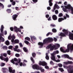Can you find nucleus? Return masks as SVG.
<instances>
[{"label":"nucleus","instance_id":"obj_1","mask_svg":"<svg viewBox=\"0 0 73 73\" xmlns=\"http://www.w3.org/2000/svg\"><path fill=\"white\" fill-rule=\"evenodd\" d=\"M53 41V39L52 38H48L44 39L43 40V43L42 42H39L38 43V45L40 46V47L42 48L44 46V44L49 43L52 42Z\"/></svg>","mask_w":73,"mask_h":73},{"label":"nucleus","instance_id":"obj_2","mask_svg":"<svg viewBox=\"0 0 73 73\" xmlns=\"http://www.w3.org/2000/svg\"><path fill=\"white\" fill-rule=\"evenodd\" d=\"M60 47V45L59 44H56V46L55 45L52 46L51 44H50L47 47L48 48H50L51 51L53 50L54 49L55 50H57Z\"/></svg>","mask_w":73,"mask_h":73},{"label":"nucleus","instance_id":"obj_3","mask_svg":"<svg viewBox=\"0 0 73 73\" xmlns=\"http://www.w3.org/2000/svg\"><path fill=\"white\" fill-rule=\"evenodd\" d=\"M62 32H64V33H61L59 34V35L60 36V38H62V37H66V35H68V34L69 31L68 30L65 29H64L62 31Z\"/></svg>","mask_w":73,"mask_h":73},{"label":"nucleus","instance_id":"obj_4","mask_svg":"<svg viewBox=\"0 0 73 73\" xmlns=\"http://www.w3.org/2000/svg\"><path fill=\"white\" fill-rule=\"evenodd\" d=\"M39 65L40 66H45V68H46V69H49V68L48 66H47V63L45 62H42L41 61H40L39 62Z\"/></svg>","mask_w":73,"mask_h":73},{"label":"nucleus","instance_id":"obj_5","mask_svg":"<svg viewBox=\"0 0 73 73\" xmlns=\"http://www.w3.org/2000/svg\"><path fill=\"white\" fill-rule=\"evenodd\" d=\"M67 49H66L65 51V53L66 52H69L70 51H73V44L70 46V44H69L67 46Z\"/></svg>","mask_w":73,"mask_h":73},{"label":"nucleus","instance_id":"obj_6","mask_svg":"<svg viewBox=\"0 0 73 73\" xmlns=\"http://www.w3.org/2000/svg\"><path fill=\"white\" fill-rule=\"evenodd\" d=\"M8 39L9 40H11H11V42H14V39H15V35H13L12 36L10 35L8 37Z\"/></svg>","mask_w":73,"mask_h":73},{"label":"nucleus","instance_id":"obj_7","mask_svg":"<svg viewBox=\"0 0 73 73\" xmlns=\"http://www.w3.org/2000/svg\"><path fill=\"white\" fill-rule=\"evenodd\" d=\"M37 70H40L41 72H43L45 71L44 69H43L42 67H40V66H39L38 65H37Z\"/></svg>","mask_w":73,"mask_h":73},{"label":"nucleus","instance_id":"obj_8","mask_svg":"<svg viewBox=\"0 0 73 73\" xmlns=\"http://www.w3.org/2000/svg\"><path fill=\"white\" fill-rule=\"evenodd\" d=\"M0 58L1 60H3L4 61H5L7 62L8 61V57H7L6 58H4L3 57V55L1 54V56H0Z\"/></svg>","mask_w":73,"mask_h":73},{"label":"nucleus","instance_id":"obj_9","mask_svg":"<svg viewBox=\"0 0 73 73\" xmlns=\"http://www.w3.org/2000/svg\"><path fill=\"white\" fill-rule=\"evenodd\" d=\"M69 38L70 39V40H73V34L72 33H70V32H69Z\"/></svg>","mask_w":73,"mask_h":73},{"label":"nucleus","instance_id":"obj_10","mask_svg":"<svg viewBox=\"0 0 73 73\" xmlns=\"http://www.w3.org/2000/svg\"><path fill=\"white\" fill-rule=\"evenodd\" d=\"M14 29L16 32H17L18 31L19 32H21V30L20 29H18L17 27H14Z\"/></svg>","mask_w":73,"mask_h":73},{"label":"nucleus","instance_id":"obj_11","mask_svg":"<svg viewBox=\"0 0 73 73\" xmlns=\"http://www.w3.org/2000/svg\"><path fill=\"white\" fill-rule=\"evenodd\" d=\"M51 59L56 62V58L54 54H52L51 55Z\"/></svg>","mask_w":73,"mask_h":73},{"label":"nucleus","instance_id":"obj_12","mask_svg":"<svg viewBox=\"0 0 73 73\" xmlns=\"http://www.w3.org/2000/svg\"><path fill=\"white\" fill-rule=\"evenodd\" d=\"M9 70L10 73H14L15 72V70H12V68L10 67L9 68Z\"/></svg>","mask_w":73,"mask_h":73},{"label":"nucleus","instance_id":"obj_13","mask_svg":"<svg viewBox=\"0 0 73 73\" xmlns=\"http://www.w3.org/2000/svg\"><path fill=\"white\" fill-rule=\"evenodd\" d=\"M56 8L58 9H59L60 8V7L58 6V5L57 4H55L54 7V10L56 9Z\"/></svg>","mask_w":73,"mask_h":73},{"label":"nucleus","instance_id":"obj_14","mask_svg":"<svg viewBox=\"0 0 73 73\" xmlns=\"http://www.w3.org/2000/svg\"><path fill=\"white\" fill-rule=\"evenodd\" d=\"M52 18L54 20H56L57 19V17L56 15H53L52 16Z\"/></svg>","mask_w":73,"mask_h":73},{"label":"nucleus","instance_id":"obj_15","mask_svg":"<svg viewBox=\"0 0 73 73\" xmlns=\"http://www.w3.org/2000/svg\"><path fill=\"white\" fill-rule=\"evenodd\" d=\"M64 56L65 58H67L68 59H70V60H72V58H71V57H70L68 55H67V54L64 55Z\"/></svg>","mask_w":73,"mask_h":73},{"label":"nucleus","instance_id":"obj_16","mask_svg":"<svg viewBox=\"0 0 73 73\" xmlns=\"http://www.w3.org/2000/svg\"><path fill=\"white\" fill-rule=\"evenodd\" d=\"M64 63L65 64H72L73 63L72 61H68L67 62H64Z\"/></svg>","mask_w":73,"mask_h":73},{"label":"nucleus","instance_id":"obj_17","mask_svg":"<svg viewBox=\"0 0 73 73\" xmlns=\"http://www.w3.org/2000/svg\"><path fill=\"white\" fill-rule=\"evenodd\" d=\"M64 19L63 17H60L58 19V21L59 22H61L63 20H64Z\"/></svg>","mask_w":73,"mask_h":73},{"label":"nucleus","instance_id":"obj_18","mask_svg":"<svg viewBox=\"0 0 73 73\" xmlns=\"http://www.w3.org/2000/svg\"><path fill=\"white\" fill-rule=\"evenodd\" d=\"M17 15H14L13 16V19L14 20H16V18L17 17Z\"/></svg>","mask_w":73,"mask_h":73},{"label":"nucleus","instance_id":"obj_19","mask_svg":"<svg viewBox=\"0 0 73 73\" xmlns=\"http://www.w3.org/2000/svg\"><path fill=\"white\" fill-rule=\"evenodd\" d=\"M67 9H70L71 11V5L70 4H68L67 5Z\"/></svg>","mask_w":73,"mask_h":73},{"label":"nucleus","instance_id":"obj_20","mask_svg":"<svg viewBox=\"0 0 73 73\" xmlns=\"http://www.w3.org/2000/svg\"><path fill=\"white\" fill-rule=\"evenodd\" d=\"M32 68L33 69H37V64H35L33 65Z\"/></svg>","mask_w":73,"mask_h":73},{"label":"nucleus","instance_id":"obj_21","mask_svg":"<svg viewBox=\"0 0 73 73\" xmlns=\"http://www.w3.org/2000/svg\"><path fill=\"white\" fill-rule=\"evenodd\" d=\"M45 58L47 60H49V57L48 56V53H46V56H45Z\"/></svg>","mask_w":73,"mask_h":73},{"label":"nucleus","instance_id":"obj_22","mask_svg":"<svg viewBox=\"0 0 73 73\" xmlns=\"http://www.w3.org/2000/svg\"><path fill=\"white\" fill-rule=\"evenodd\" d=\"M64 7L65 8H62L63 10V11H64V12H66L67 11V6H64Z\"/></svg>","mask_w":73,"mask_h":73},{"label":"nucleus","instance_id":"obj_23","mask_svg":"<svg viewBox=\"0 0 73 73\" xmlns=\"http://www.w3.org/2000/svg\"><path fill=\"white\" fill-rule=\"evenodd\" d=\"M0 40L1 42H4L5 41V39L2 36H0Z\"/></svg>","mask_w":73,"mask_h":73},{"label":"nucleus","instance_id":"obj_24","mask_svg":"<svg viewBox=\"0 0 73 73\" xmlns=\"http://www.w3.org/2000/svg\"><path fill=\"white\" fill-rule=\"evenodd\" d=\"M31 40L32 41H33V40H32V39H33V38L34 40H36V38L34 36H31Z\"/></svg>","mask_w":73,"mask_h":73},{"label":"nucleus","instance_id":"obj_25","mask_svg":"<svg viewBox=\"0 0 73 73\" xmlns=\"http://www.w3.org/2000/svg\"><path fill=\"white\" fill-rule=\"evenodd\" d=\"M15 48H14V51L16 52V51L17 50V49L19 48V46H18V45H16L15 46Z\"/></svg>","mask_w":73,"mask_h":73},{"label":"nucleus","instance_id":"obj_26","mask_svg":"<svg viewBox=\"0 0 73 73\" xmlns=\"http://www.w3.org/2000/svg\"><path fill=\"white\" fill-rule=\"evenodd\" d=\"M4 26H3V25H2L1 26V28L0 29L2 33L3 32V29H4Z\"/></svg>","mask_w":73,"mask_h":73},{"label":"nucleus","instance_id":"obj_27","mask_svg":"<svg viewBox=\"0 0 73 73\" xmlns=\"http://www.w3.org/2000/svg\"><path fill=\"white\" fill-rule=\"evenodd\" d=\"M24 51L25 52H27L28 50H27V48H26V47H23V48Z\"/></svg>","mask_w":73,"mask_h":73},{"label":"nucleus","instance_id":"obj_28","mask_svg":"<svg viewBox=\"0 0 73 73\" xmlns=\"http://www.w3.org/2000/svg\"><path fill=\"white\" fill-rule=\"evenodd\" d=\"M60 50L61 51L65 53V51H64V50L63 48L62 47H61L60 48Z\"/></svg>","mask_w":73,"mask_h":73},{"label":"nucleus","instance_id":"obj_29","mask_svg":"<svg viewBox=\"0 0 73 73\" xmlns=\"http://www.w3.org/2000/svg\"><path fill=\"white\" fill-rule=\"evenodd\" d=\"M5 43L6 45H8L9 44V42L8 40H7L6 41Z\"/></svg>","mask_w":73,"mask_h":73},{"label":"nucleus","instance_id":"obj_30","mask_svg":"<svg viewBox=\"0 0 73 73\" xmlns=\"http://www.w3.org/2000/svg\"><path fill=\"white\" fill-rule=\"evenodd\" d=\"M59 70L61 72H63L64 71V69H63V68H59Z\"/></svg>","mask_w":73,"mask_h":73},{"label":"nucleus","instance_id":"obj_31","mask_svg":"<svg viewBox=\"0 0 73 73\" xmlns=\"http://www.w3.org/2000/svg\"><path fill=\"white\" fill-rule=\"evenodd\" d=\"M63 14H62V13H60L58 15V17H62L63 16Z\"/></svg>","mask_w":73,"mask_h":73},{"label":"nucleus","instance_id":"obj_32","mask_svg":"<svg viewBox=\"0 0 73 73\" xmlns=\"http://www.w3.org/2000/svg\"><path fill=\"white\" fill-rule=\"evenodd\" d=\"M10 61L13 64H15V62H14V60H13V59H12V60H10Z\"/></svg>","mask_w":73,"mask_h":73},{"label":"nucleus","instance_id":"obj_33","mask_svg":"<svg viewBox=\"0 0 73 73\" xmlns=\"http://www.w3.org/2000/svg\"><path fill=\"white\" fill-rule=\"evenodd\" d=\"M52 31L53 32H57V30L56 29H55V28H53L52 29Z\"/></svg>","mask_w":73,"mask_h":73},{"label":"nucleus","instance_id":"obj_34","mask_svg":"<svg viewBox=\"0 0 73 73\" xmlns=\"http://www.w3.org/2000/svg\"><path fill=\"white\" fill-rule=\"evenodd\" d=\"M7 11L8 13H11V9H8L7 10Z\"/></svg>","mask_w":73,"mask_h":73},{"label":"nucleus","instance_id":"obj_35","mask_svg":"<svg viewBox=\"0 0 73 73\" xmlns=\"http://www.w3.org/2000/svg\"><path fill=\"white\" fill-rule=\"evenodd\" d=\"M25 40H29V41L30 40H31V38H30L28 37H26L25 38Z\"/></svg>","mask_w":73,"mask_h":73},{"label":"nucleus","instance_id":"obj_36","mask_svg":"<svg viewBox=\"0 0 73 73\" xmlns=\"http://www.w3.org/2000/svg\"><path fill=\"white\" fill-rule=\"evenodd\" d=\"M15 43H19V40H15Z\"/></svg>","mask_w":73,"mask_h":73},{"label":"nucleus","instance_id":"obj_37","mask_svg":"<svg viewBox=\"0 0 73 73\" xmlns=\"http://www.w3.org/2000/svg\"><path fill=\"white\" fill-rule=\"evenodd\" d=\"M71 11L72 13L73 14V7H72L71 6Z\"/></svg>","mask_w":73,"mask_h":73},{"label":"nucleus","instance_id":"obj_38","mask_svg":"<svg viewBox=\"0 0 73 73\" xmlns=\"http://www.w3.org/2000/svg\"><path fill=\"white\" fill-rule=\"evenodd\" d=\"M58 66L59 67H62V64H58Z\"/></svg>","mask_w":73,"mask_h":73},{"label":"nucleus","instance_id":"obj_39","mask_svg":"<svg viewBox=\"0 0 73 73\" xmlns=\"http://www.w3.org/2000/svg\"><path fill=\"white\" fill-rule=\"evenodd\" d=\"M7 54H9V55H10L11 54V51L10 50H8L7 51Z\"/></svg>","mask_w":73,"mask_h":73},{"label":"nucleus","instance_id":"obj_40","mask_svg":"<svg viewBox=\"0 0 73 73\" xmlns=\"http://www.w3.org/2000/svg\"><path fill=\"white\" fill-rule=\"evenodd\" d=\"M5 65V63H2L1 64V66H4Z\"/></svg>","mask_w":73,"mask_h":73},{"label":"nucleus","instance_id":"obj_41","mask_svg":"<svg viewBox=\"0 0 73 73\" xmlns=\"http://www.w3.org/2000/svg\"><path fill=\"white\" fill-rule=\"evenodd\" d=\"M50 26L52 27H56V25H55V24H50Z\"/></svg>","mask_w":73,"mask_h":73},{"label":"nucleus","instance_id":"obj_42","mask_svg":"<svg viewBox=\"0 0 73 73\" xmlns=\"http://www.w3.org/2000/svg\"><path fill=\"white\" fill-rule=\"evenodd\" d=\"M31 61H32L33 62V63H34V62H35L34 60H33V58L32 57H31Z\"/></svg>","mask_w":73,"mask_h":73},{"label":"nucleus","instance_id":"obj_43","mask_svg":"<svg viewBox=\"0 0 73 73\" xmlns=\"http://www.w3.org/2000/svg\"><path fill=\"white\" fill-rule=\"evenodd\" d=\"M55 14H58V10H55Z\"/></svg>","mask_w":73,"mask_h":73},{"label":"nucleus","instance_id":"obj_44","mask_svg":"<svg viewBox=\"0 0 73 73\" xmlns=\"http://www.w3.org/2000/svg\"><path fill=\"white\" fill-rule=\"evenodd\" d=\"M0 6L2 7V8H4V5H3V4H1V3H0Z\"/></svg>","mask_w":73,"mask_h":73},{"label":"nucleus","instance_id":"obj_45","mask_svg":"<svg viewBox=\"0 0 73 73\" xmlns=\"http://www.w3.org/2000/svg\"><path fill=\"white\" fill-rule=\"evenodd\" d=\"M32 55L33 57H35L36 56V54L35 53H33Z\"/></svg>","mask_w":73,"mask_h":73},{"label":"nucleus","instance_id":"obj_46","mask_svg":"<svg viewBox=\"0 0 73 73\" xmlns=\"http://www.w3.org/2000/svg\"><path fill=\"white\" fill-rule=\"evenodd\" d=\"M25 43L26 44H29V42L27 40H25L24 41Z\"/></svg>","mask_w":73,"mask_h":73},{"label":"nucleus","instance_id":"obj_47","mask_svg":"<svg viewBox=\"0 0 73 73\" xmlns=\"http://www.w3.org/2000/svg\"><path fill=\"white\" fill-rule=\"evenodd\" d=\"M50 64H52V65H54V63L52 61H50Z\"/></svg>","mask_w":73,"mask_h":73},{"label":"nucleus","instance_id":"obj_48","mask_svg":"<svg viewBox=\"0 0 73 73\" xmlns=\"http://www.w3.org/2000/svg\"><path fill=\"white\" fill-rule=\"evenodd\" d=\"M15 55V56L17 57H19V56H20V55H19V54H16Z\"/></svg>","mask_w":73,"mask_h":73},{"label":"nucleus","instance_id":"obj_49","mask_svg":"<svg viewBox=\"0 0 73 73\" xmlns=\"http://www.w3.org/2000/svg\"><path fill=\"white\" fill-rule=\"evenodd\" d=\"M13 46H9L8 47V48L10 49H12V48Z\"/></svg>","mask_w":73,"mask_h":73},{"label":"nucleus","instance_id":"obj_50","mask_svg":"<svg viewBox=\"0 0 73 73\" xmlns=\"http://www.w3.org/2000/svg\"><path fill=\"white\" fill-rule=\"evenodd\" d=\"M15 4H16V2H15V1H13L12 3V5H15Z\"/></svg>","mask_w":73,"mask_h":73},{"label":"nucleus","instance_id":"obj_51","mask_svg":"<svg viewBox=\"0 0 73 73\" xmlns=\"http://www.w3.org/2000/svg\"><path fill=\"white\" fill-rule=\"evenodd\" d=\"M7 54L6 53H4L3 54V56L4 57H7Z\"/></svg>","mask_w":73,"mask_h":73},{"label":"nucleus","instance_id":"obj_52","mask_svg":"<svg viewBox=\"0 0 73 73\" xmlns=\"http://www.w3.org/2000/svg\"><path fill=\"white\" fill-rule=\"evenodd\" d=\"M54 39L55 42H57V39L56 38H54Z\"/></svg>","mask_w":73,"mask_h":73},{"label":"nucleus","instance_id":"obj_53","mask_svg":"<svg viewBox=\"0 0 73 73\" xmlns=\"http://www.w3.org/2000/svg\"><path fill=\"white\" fill-rule=\"evenodd\" d=\"M49 5L51 7L52 6V5H53V3H52V2H51L49 4Z\"/></svg>","mask_w":73,"mask_h":73},{"label":"nucleus","instance_id":"obj_54","mask_svg":"<svg viewBox=\"0 0 73 73\" xmlns=\"http://www.w3.org/2000/svg\"><path fill=\"white\" fill-rule=\"evenodd\" d=\"M66 18L68 17V18H69V15H68L67 13H66Z\"/></svg>","mask_w":73,"mask_h":73},{"label":"nucleus","instance_id":"obj_55","mask_svg":"<svg viewBox=\"0 0 73 73\" xmlns=\"http://www.w3.org/2000/svg\"><path fill=\"white\" fill-rule=\"evenodd\" d=\"M19 44L21 47H23V44H22V43H19Z\"/></svg>","mask_w":73,"mask_h":73},{"label":"nucleus","instance_id":"obj_56","mask_svg":"<svg viewBox=\"0 0 73 73\" xmlns=\"http://www.w3.org/2000/svg\"><path fill=\"white\" fill-rule=\"evenodd\" d=\"M69 73H73V70H70L69 71Z\"/></svg>","mask_w":73,"mask_h":73},{"label":"nucleus","instance_id":"obj_57","mask_svg":"<svg viewBox=\"0 0 73 73\" xmlns=\"http://www.w3.org/2000/svg\"><path fill=\"white\" fill-rule=\"evenodd\" d=\"M51 7H47V9L48 10H50L51 9Z\"/></svg>","mask_w":73,"mask_h":73},{"label":"nucleus","instance_id":"obj_58","mask_svg":"<svg viewBox=\"0 0 73 73\" xmlns=\"http://www.w3.org/2000/svg\"><path fill=\"white\" fill-rule=\"evenodd\" d=\"M46 18H48L49 17V15L47 14V15H46Z\"/></svg>","mask_w":73,"mask_h":73},{"label":"nucleus","instance_id":"obj_59","mask_svg":"<svg viewBox=\"0 0 73 73\" xmlns=\"http://www.w3.org/2000/svg\"><path fill=\"white\" fill-rule=\"evenodd\" d=\"M55 62H60V60H56Z\"/></svg>","mask_w":73,"mask_h":73},{"label":"nucleus","instance_id":"obj_60","mask_svg":"<svg viewBox=\"0 0 73 73\" xmlns=\"http://www.w3.org/2000/svg\"><path fill=\"white\" fill-rule=\"evenodd\" d=\"M19 65H20L21 66L23 65V63L22 62H19Z\"/></svg>","mask_w":73,"mask_h":73},{"label":"nucleus","instance_id":"obj_61","mask_svg":"<svg viewBox=\"0 0 73 73\" xmlns=\"http://www.w3.org/2000/svg\"><path fill=\"white\" fill-rule=\"evenodd\" d=\"M51 17H50H50H49V18L48 19V21H49L50 20H51Z\"/></svg>","mask_w":73,"mask_h":73},{"label":"nucleus","instance_id":"obj_62","mask_svg":"<svg viewBox=\"0 0 73 73\" xmlns=\"http://www.w3.org/2000/svg\"><path fill=\"white\" fill-rule=\"evenodd\" d=\"M50 34V32H49V33H47V34L46 35V36H49Z\"/></svg>","mask_w":73,"mask_h":73},{"label":"nucleus","instance_id":"obj_63","mask_svg":"<svg viewBox=\"0 0 73 73\" xmlns=\"http://www.w3.org/2000/svg\"><path fill=\"white\" fill-rule=\"evenodd\" d=\"M14 61H17V59L16 58L13 59Z\"/></svg>","mask_w":73,"mask_h":73},{"label":"nucleus","instance_id":"obj_64","mask_svg":"<svg viewBox=\"0 0 73 73\" xmlns=\"http://www.w3.org/2000/svg\"><path fill=\"white\" fill-rule=\"evenodd\" d=\"M5 49H7V47L6 46H4L3 47V49H5Z\"/></svg>","mask_w":73,"mask_h":73}]
</instances>
